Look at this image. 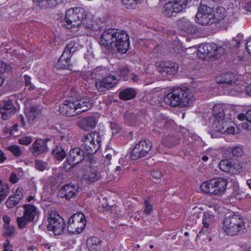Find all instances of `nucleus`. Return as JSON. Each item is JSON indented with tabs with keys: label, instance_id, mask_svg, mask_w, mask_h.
Returning a JSON list of instances; mask_svg holds the SVG:
<instances>
[{
	"label": "nucleus",
	"instance_id": "nucleus-1",
	"mask_svg": "<svg viewBox=\"0 0 251 251\" xmlns=\"http://www.w3.org/2000/svg\"><path fill=\"white\" fill-rule=\"evenodd\" d=\"M68 99L60 105L59 110L62 115L71 117L88 110L93 106L88 98H81L76 88H71L68 94Z\"/></svg>",
	"mask_w": 251,
	"mask_h": 251
},
{
	"label": "nucleus",
	"instance_id": "nucleus-2",
	"mask_svg": "<svg viewBox=\"0 0 251 251\" xmlns=\"http://www.w3.org/2000/svg\"><path fill=\"white\" fill-rule=\"evenodd\" d=\"M100 45L104 47H129V38L127 33L123 30L115 31L107 29L101 34Z\"/></svg>",
	"mask_w": 251,
	"mask_h": 251
},
{
	"label": "nucleus",
	"instance_id": "nucleus-3",
	"mask_svg": "<svg viewBox=\"0 0 251 251\" xmlns=\"http://www.w3.org/2000/svg\"><path fill=\"white\" fill-rule=\"evenodd\" d=\"M223 229L228 236L241 235L245 229V221L243 217L239 215H230L225 218Z\"/></svg>",
	"mask_w": 251,
	"mask_h": 251
},
{
	"label": "nucleus",
	"instance_id": "nucleus-4",
	"mask_svg": "<svg viewBox=\"0 0 251 251\" xmlns=\"http://www.w3.org/2000/svg\"><path fill=\"white\" fill-rule=\"evenodd\" d=\"M164 100L166 104L172 107H186L193 103L194 98L191 94L179 88L166 95Z\"/></svg>",
	"mask_w": 251,
	"mask_h": 251
},
{
	"label": "nucleus",
	"instance_id": "nucleus-5",
	"mask_svg": "<svg viewBox=\"0 0 251 251\" xmlns=\"http://www.w3.org/2000/svg\"><path fill=\"white\" fill-rule=\"evenodd\" d=\"M86 15V12L81 7L71 8L66 11L64 18V25L68 29L74 30L81 26L83 18Z\"/></svg>",
	"mask_w": 251,
	"mask_h": 251
},
{
	"label": "nucleus",
	"instance_id": "nucleus-6",
	"mask_svg": "<svg viewBox=\"0 0 251 251\" xmlns=\"http://www.w3.org/2000/svg\"><path fill=\"white\" fill-rule=\"evenodd\" d=\"M228 181L226 179L218 177L203 182L201 185V191L212 195H221L226 190Z\"/></svg>",
	"mask_w": 251,
	"mask_h": 251
},
{
	"label": "nucleus",
	"instance_id": "nucleus-7",
	"mask_svg": "<svg viewBox=\"0 0 251 251\" xmlns=\"http://www.w3.org/2000/svg\"><path fill=\"white\" fill-rule=\"evenodd\" d=\"M86 225L84 215L81 212L73 215L69 219L68 231L71 235H77L81 233Z\"/></svg>",
	"mask_w": 251,
	"mask_h": 251
},
{
	"label": "nucleus",
	"instance_id": "nucleus-8",
	"mask_svg": "<svg viewBox=\"0 0 251 251\" xmlns=\"http://www.w3.org/2000/svg\"><path fill=\"white\" fill-rule=\"evenodd\" d=\"M152 146V143L149 139L141 140L131 150L130 158L135 160L146 156L151 151Z\"/></svg>",
	"mask_w": 251,
	"mask_h": 251
},
{
	"label": "nucleus",
	"instance_id": "nucleus-9",
	"mask_svg": "<svg viewBox=\"0 0 251 251\" xmlns=\"http://www.w3.org/2000/svg\"><path fill=\"white\" fill-rule=\"evenodd\" d=\"M48 221L47 227L49 230L52 231L56 235H60L64 232L65 230V221L55 212H50Z\"/></svg>",
	"mask_w": 251,
	"mask_h": 251
},
{
	"label": "nucleus",
	"instance_id": "nucleus-10",
	"mask_svg": "<svg viewBox=\"0 0 251 251\" xmlns=\"http://www.w3.org/2000/svg\"><path fill=\"white\" fill-rule=\"evenodd\" d=\"M23 207L24 215L17 218V225L20 229L25 228L28 224L32 222L37 213L36 207L32 205L25 204Z\"/></svg>",
	"mask_w": 251,
	"mask_h": 251
},
{
	"label": "nucleus",
	"instance_id": "nucleus-11",
	"mask_svg": "<svg viewBox=\"0 0 251 251\" xmlns=\"http://www.w3.org/2000/svg\"><path fill=\"white\" fill-rule=\"evenodd\" d=\"M212 8L205 5H200L196 15V22L200 25H206L213 23L211 17Z\"/></svg>",
	"mask_w": 251,
	"mask_h": 251
},
{
	"label": "nucleus",
	"instance_id": "nucleus-12",
	"mask_svg": "<svg viewBox=\"0 0 251 251\" xmlns=\"http://www.w3.org/2000/svg\"><path fill=\"white\" fill-rule=\"evenodd\" d=\"M117 77L112 74L107 76L103 77L100 80L96 82V86L99 91L103 92L105 90L113 87L117 83Z\"/></svg>",
	"mask_w": 251,
	"mask_h": 251
},
{
	"label": "nucleus",
	"instance_id": "nucleus-13",
	"mask_svg": "<svg viewBox=\"0 0 251 251\" xmlns=\"http://www.w3.org/2000/svg\"><path fill=\"white\" fill-rule=\"evenodd\" d=\"M85 153L79 148H75L70 150L66 162L73 167L83 160Z\"/></svg>",
	"mask_w": 251,
	"mask_h": 251
},
{
	"label": "nucleus",
	"instance_id": "nucleus-14",
	"mask_svg": "<svg viewBox=\"0 0 251 251\" xmlns=\"http://www.w3.org/2000/svg\"><path fill=\"white\" fill-rule=\"evenodd\" d=\"M16 111V108L13 105L11 100H3L0 102V113L3 120H7L14 114Z\"/></svg>",
	"mask_w": 251,
	"mask_h": 251
},
{
	"label": "nucleus",
	"instance_id": "nucleus-15",
	"mask_svg": "<svg viewBox=\"0 0 251 251\" xmlns=\"http://www.w3.org/2000/svg\"><path fill=\"white\" fill-rule=\"evenodd\" d=\"M219 49H221V51H224V48H198L197 54L201 59H214L217 57V53Z\"/></svg>",
	"mask_w": 251,
	"mask_h": 251
},
{
	"label": "nucleus",
	"instance_id": "nucleus-16",
	"mask_svg": "<svg viewBox=\"0 0 251 251\" xmlns=\"http://www.w3.org/2000/svg\"><path fill=\"white\" fill-rule=\"evenodd\" d=\"M177 25L179 29L180 34L183 35L185 34L194 33L197 29L196 26L185 17L178 20Z\"/></svg>",
	"mask_w": 251,
	"mask_h": 251
},
{
	"label": "nucleus",
	"instance_id": "nucleus-17",
	"mask_svg": "<svg viewBox=\"0 0 251 251\" xmlns=\"http://www.w3.org/2000/svg\"><path fill=\"white\" fill-rule=\"evenodd\" d=\"M77 189V185L72 183L67 184L61 187L59 194L62 198H64L69 200L77 195L78 193Z\"/></svg>",
	"mask_w": 251,
	"mask_h": 251
},
{
	"label": "nucleus",
	"instance_id": "nucleus-18",
	"mask_svg": "<svg viewBox=\"0 0 251 251\" xmlns=\"http://www.w3.org/2000/svg\"><path fill=\"white\" fill-rule=\"evenodd\" d=\"M30 150L34 156H38L48 150L47 142L41 139H37L32 144Z\"/></svg>",
	"mask_w": 251,
	"mask_h": 251
},
{
	"label": "nucleus",
	"instance_id": "nucleus-19",
	"mask_svg": "<svg viewBox=\"0 0 251 251\" xmlns=\"http://www.w3.org/2000/svg\"><path fill=\"white\" fill-rule=\"evenodd\" d=\"M159 71L162 73H165L167 75H175L178 69V65L175 62L166 61L160 64Z\"/></svg>",
	"mask_w": 251,
	"mask_h": 251
},
{
	"label": "nucleus",
	"instance_id": "nucleus-20",
	"mask_svg": "<svg viewBox=\"0 0 251 251\" xmlns=\"http://www.w3.org/2000/svg\"><path fill=\"white\" fill-rule=\"evenodd\" d=\"M239 79V76L232 72L222 73L217 76L216 80L217 83L231 84L235 83Z\"/></svg>",
	"mask_w": 251,
	"mask_h": 251
},
{
	"label": "nucleus",
	"instance_id": "nucleus-21",
	"mask_svg": "<svg viewBox=\"0 0 251 251\" xmlns=\"http://www.w3.org/2000/svg\"><path fill=\"white\" fill-rule=\"evenodd\" d=\"M23 189L18 188L13 195L9 197L6 201V205L8 208H12L18 204L23 198Z\"/></svg>",
	"mask_w": 251,
	"mask_h": 251
},
{
	"label": "nucleus",
	"instance_id": "nucleus-22",
	"mask_svg": "<svg viewBox=\"0 0 251 251\" xmlns=\"http://www.w3.org/2000/svg\"><path fill=\"white\" fill-rule=\"evenodd\" d=\"M225 127H226V125H225L224 119L214 120L212 130L211 131V137L217 138L220 136L222 133H225Z\"/></svg>",
	"mask_w": 251,
	"mask_h": 251
},
{
	"label": "nucleus",
	"instance_id": "nucleus-23",
	"mask_svg": "<svg viewBox=\"0 0 251 251\" xmlns=\"http://www.w3.org/2000/svg\"><path fill=\"white\" fill-rule=\"evenodd\" d=\"M42 106L40 105H32L26 108V113L30 123L33 122L41 115Z\"/></svg>",
	"mask_w": 251,
	"mask_h": 251
},
{
	"label": "nucleus",
	"instance_id": "nucleus-24",
	"mask_svg": "<svg viewBox=\"0 0 251 251\" xmlns=\"http://www.w3.org/2000/svg\"><path fill=\"white\" fill-rule=\"evenodd\" d=\"M97 125V121L95 117L89 116L84 118L77 122V125L84 130H88L94 128Z\"/></svg>",
	"mask_w": 251,
	"mask_h": 251
},
{
	"label": "nucleus",
	"instance_id": "nucleus-25",
	"mask_svg": "<svg viewBox=\"0 0 251 251\" xmlns=\"http://www.w3.org/2000/svg\"><path fill=\"white\" fill-rule=\"evenodd\" d=\"M212 8L211 17L214 23H218L223 20L226 16V12L225 7L218 6L215 9Z\"/></svg>",
	"mask_w": 251,
	"mask_h": 251
},
{
	"label": "nucleus",
	"instance_id": "nucleus-26",
	"mask_svg": "<svg viewBox=\"0 0 251 251\" xmlns=\"http://www.w3.org/2000/svg\"><path fill=\"white\" fill-rule=\"evenodd\" d=\"M102 241L98 237L88 238L86 244L90 251H100Z\"/></svg>",
	"mask_w": 251,
	"mask_h": 251
},
{
	"label": "nucleus",
	"instance_id": "nucleus-27",
	"mask_svg": "<svg viewBox=\"0 0 251 251\" xmlns=\"http://www.w3.org/2000/svg\"><path fill=\"white\" fill-rule=\"evenodd\" d=\"M100 178V174L94 168H90L84 175V179L89 183L98 181Z\"/></svg>",
	"mask_w": 251,
	"mask_h": 251
},
{
	"label": "nucleus",
	"instance_id": "nucleus-28",
	"mask_svg": "<svg viewBox=\"0 0 251 251\" xmlns=\"http://www.w3.org/2000/svg\"><path fill=\"white\" fill-rule=\"evenodd\" d=\"M230 45L229 41L227 39H225L223 41L218 40L215 43H202L199 45L192 46L190 47H224L225 46H229Z\"/></svg>",
	"mask_w": 251,
	"mask_h": 251
},
{
	"label": "nucleus",
	"instance_id": "nucleus-29",
	"mask_svg": "<svg viewBox=\"0 0 251 251\" xmlns=\"http://www.w3.org/2000/svg\"><path fill=\"white\" fill-rule=\"evenodd\" d=\"M81 25L87 29L91 31H97L100 30V26H99L97 23L94 21L91 18L87 17V15L83 18V21Z\"/></svg>",
	"mask_w": 251,
	"mask_h": 251
},
{
	"label": "nucleus",
	"instance_id": "nucleus-30",
	"mask_svg": "<svg viewBox=\"0 0 251 251\" xmlns=\"http://www.w3.org/2000/svg\"><path fill=\"white\" fill-rule=\"evenodd\" d=\"M136 95V93L134 89L128 88L120 92L119 97L122 100H127L133 99Z\"/></svg>",
	"mask_w": 251,
	"mask_h": 251
},
{
	"label": "nucleus",
	"instance_id": "nucleus-31",
	"mask_svg": "<svg viewBox=\"0 0 251 251\" xmlns=\"http://www.w3.org/2000/svg\"><path fill=\"white\" fill-rule=\"evenodd\" d=\"M162 12L163 14L168 17H171L174 14L177 13L176 7L174 6L173 2L171 1L166 3L163 7Z\"/></svg>",
	"mask_w": 251,
	"mask_h": 251
},
{
	"label": "nucleus",
	"instance_id": "nucleus-32",
	"mask_svg": "<svg viewBox=\"0 0 251 251\" xmlns=\"http://www.w3.org/2000/svg\"><path fill=\"white\" fill-rule=\"evenodd\" d=\"M179 137L176 136L169 135L163 139V144L168 148L173 147L179 143Z\"/></svg>",
	"mask_w": 251,
	"mask_h": 251
},
{
	"label": "nucleus",
	"instance_id": "nucleus-33",
	"mask_svg": "<svg viewBox=\"0 0 251 251\" xmlns=\"http://www.w3.org/2000/svg\"><path fill=\"white\" fill-rule=\"evenodd\" d=\"M97 138H99V134L98 132H95L88 133L82 139V141L83 143V145L84 147H88L89 149H90L91 147H89L88 143L90 142H94V140H95Z\"/></svg>",
	"mask_w": 251,
	"mask_h": 251
},
{
	"label": "nucleus",
	"instance_id": "nucleus-34",
	"mask_svg": "<svg viewBox=\"0 0 251 251\" xmlns=\"http://www.w3.org/2000/svg\"><path fill=\"white\" fill-rule=\"evenodd\" d=\"M100 140L99 138L96 139L95 140H94V142H90L88 143V146L89 147H91L90 149L88 148H84L85 150L86 154H93L99 150L100 146Z\"/></svg>",
	"mask_w": 251,
	"mask_h": 251
},
{
	"label": "nucleus",
	"instance_id": "nucleus-35",
	"mask_svg": "<svg viewBox=\"0 0 251 251\" xmlns=\"http://www.w3.org/2000/svg\"><path fill=\"white\" fill-rule=\"evenodd\" d=\"M52 152L55 157L59 160H62L66 156L64 149L60 144L55 146V148L52 150Z\"/></svg>",
	"mask_w": 251,
	"mask_h": 251
},
{
	"label": "nucleus",
	"instance_id": "nucleus-36",
	"mask_svg": "<svg viewBox=\"0 0 251 251\" xmlns=\"http://www.w3.org/2000/svg\"><path fill=\"white\" fill-rule=\"evenodd\" d=\"M212 113L215 117L214 120H218L219 119H224L225 114L223 107L220 105H215L213 106Z\"/></svg>",
	"mask_w": 251,
	"mask_h": 251
},
{
	"label": "nucleus",
	"instance_id": "nucleus-37",
	"mask_svg": "<svg viewBox=\"0 0 251 251\" xmlns=\"http://www.w3.org/2000/svg\"><path fill=\"white\" fill-rule=\"evenodd\" d=\"M212 113L215 117L214 120H218L219 119H224L225 114L223 107L220 105H215L213 106Z\"/></svg>",
	"mask_w": 251,
	"mask_h": 251
},
{
	"label": "nucleus",
	"instance_id": "nucleus-38",
	"mask_svg": "<svg viewBox=\"0 0 251 251\" xmlns=\"http://www.w3.org/2000/svg\"><path fill=\"white\" fill-rule=\"evenodd\" d=\"M230 155H232L233 156L240 157L241 156L243 153V151L242 148L240 146L229 147L226 150Z\"/></svg>",
	"mask_w": 251,
	"mask_h": 251
},
{
	"label": "nucleus",
	"instance_id": "nucleus-39",
	"mask_svg": "<svg viewBox=\"0 0 251 251\" xmlns=\"http://www.w3.org/2000/svg\"><path fill=\"white\" fill-rule=\"evenodd\" d=\"M174 6L178 13L183 11L186 8L188 3V0H173Z\"/></svg>",
	"mask_w": 251,
	"mask_h": 251
},
{
	"label": "nucleus",
	"instance_id": "nucleus-40",
	"mask_svg": "<svg viewBox=\"0 0 251 251\" xmlns=\"http://www.w3.org/2000/svg\"><path fill=\"white\" fill-rule=\"evenodd\" d=\"M219 168L224 172H229L234 168L233 164L228 160H223L219 163Z\"/></svg>",
	"mask_w": 251,
	"mask_h": 251
},
{
	"label": "nucleus",
	"instance_id": "nucleus-41",
	"mask_svg": "<svg viewBox=\"0 0 251 251\" xmlns=\"http://www.w3.org/2000/svg\"><path fill=\"white\" fill-rule=\"evenodd\" d=\"M125 122L128 126H134L138 119V116L132 113L127 112L124 115Z\"/></svg>",
	"mask_w": 251,
	"mask_h": 251
},
{
	"label": "nucleus",
	"instance_id": "nucleus-42",
	"mask_svg": "<svg viewBox=\"0 0 251 251\" xmlns=\"http://www.w3.org/2000/svg\"><path fill=\"white\" fill-rule=\"evenodd\" d=\"M7 150L9 151L13 155L16 157H20L23 154V150L21 147L17 145L9 146L7 147Z\"/></svg>",
	"mask_w": 251,
	"mask_h": 251
},
{
	"label": "nucleus",
	"instance_id": "nucleus-43",
	"mask_svg": "<svg viewBox=\"0 0 251 251\" xmlns=\"http://www.w3.org/2000/svg\"><path fill=\"white\" fill-rule=\"evenodd\" d=\"M10 187L7 184L0 185V203L9 195Z\"/></svg>",
	"mask_w": 251,
	"mask_h": 251
},
{
	"label": "nucleus",
	"instance_id": "nucleus-44",
	"mask_svg": "<svg viewBox=\"0 0 251 251\" xmlns=\"http://www.w3.org/2000/svg\"><path fill=\"white\" fill-rule=\"evenodd\" d=\"M74 48H65L64 49V50L62 53V54L59 60L58 63L57 64V66H58V68H60L59 63L61 60H69L71 58V57H72V54L71 53V52L72 51V50Z\"/></svg>",
	"mask_w": 251,
	"mask_h": 251
},
{
	"label": "nucleus",
	"instance_id": "nucleus-45",
	"mask_svg": "<svg viewBox=\"0 0 251 251\" xmlns=\"http://www.w3.org/2000/svg\"><path fill=\"white\" fill-rule=\"evenodd\" d=\"M35 168L40 171H44L45 170H49L50 167L48 163L41 160H37L35 161Z\"/></svg>",
	"mask_w": 251,
	"mask_h": 251
},
{
	"label": "nucleus",
	"instance_id": "nucleus-46",
	"mask_svg": "<svg viewBox=\"0 0 251 251\" xmlns=\"http://www.w3.org/2000/svg\"><path fill=\"white\" fill-rule=\"evenodd\" d=\"M118 74L121 77H126L129 73V69L127 66H122L118 68Z\"/></svg>",
	"mask_w": 251,
	"mask_h": 251
},
{
	"label": "nucleus",
	"instance_id": "nucleus-47",
	"mask_svg": "<svg viewBox=\"0 0 251 251\" xmlns=\"http://www.w3.org/2000/svg\"><path fill=\"white\" fill-rule=\"evenodd\" d=\"M107 151L111 152L112 153H106L105 155V158L104 160L103 164L104 165L108 166L110 164V160L113 155H115V152L112 149H106L105 153Z\"/></svg>",
	"mask_w": 251,
	"mask_h": 251
},
{
	"label": "nucleus",
	"instance_id": "nucleus-48",
	"mask_svg": "<svg viewBox=\"0 0 251 251\" xmlns=\"http://www.w3.org/2000/svg\"><path fill=\"white\" fill-rule=\"evenodd\" d=\"M246 122L243 124V127L247 130H251V110L246 112Z\"/></svg>",
	"mask_w": 251,
	"mask_h": 251
},
{
	"label": "nucleus",
	"instance_id": "nucleus-49",
	"mask_svg": "<svg viewBox=\"0 0 251 251\" xmlns=\"http://www.w3.org/2000/svg\"><path fill=\"white\" fill-rule=\"evenodd\" d=\"M32 141V138L31 136H22L18 139V142L19 144L27 146L29 145Z\"/></svg>",
	"mask_w": 251,
	"mask_h": 251
},
{
	"label": "nucleus",
	"instance_id": "nucleus-50",
	"mask_svg": "<svg viewBox=\"0 0 251 251\" xmlns=\"http://www.w3.org/2000/svg\"><path fill=\"white\" fill-rule=\"evenodd\" d=\"M4 234L7 236H10L14 234L15 232V227L10 225H3Z\"/></svg>",
	"mask_w": 251,
	"mask_h": 251
},
{
	"label": "nucleus",
	"instance_id": "nucleus-51",
	"mask_svg": "<svg viewBox=\"0 0 251 251\" xmlns=\"http://www.w3.org/2000/svg\"><path fill=\"white\" fill-rule=\"evenodd\" d=\"M110 128L113 134H118L121 129L120 125L116 122H112L110 123Z\"/></svg>",
	"mask_w": 251,
	"mask_h": 251
},
{
	"label": "nucleus",
	"instance_id": "nucleus-52",
	"mask_svg": "<svg viewBox=\"0 0 251 251\" xmlns=\"http://www.w3.org/2000/svg\"><path fill=\"white\" fill-rule=\"evenodd\" d=\"M144 203L145 206L144 213L147 215H150L153 210L152 205L147 200L144 201Z\"/></svg>",
	"mask_w": 251,
	"mask_h": 251
},
{
	"label": "nucleus",
	"instance_id": "nucleus-53",
	"mask_svg": "<svg viewBox=\"0 0 251 251\" xmlns=\"http://www.w3.org/2000/svg\"><path fill=\"white\" fill-rule=\"evenodd\" d=\"M244 39V35L241 33H238L236 37H233V40L236 42V45L237 47H239Z\"/></svg>",
	"mask_w": 251,
	"mask_h": 251
},
{
	"label": "nucleus",
	"instance_id": "nucleus-54",
	"mask_svg": "<svg viewBox=\"0 0 251 251\" xmlns=\"http://www.w3.org/2000/svg\"><path fill=\"white\" fill-rule=\"evenodd\" d=\"M24 80L25 82V85L26 87L28 89L30 90H32L34 89L35 87L33 85H32L31 83V78L28 75H24Z\"/></svg>",
	"mask_w": 251,
	"mask_h": 251
},
{
	"label": "nucleus",
	"instance_id": "nucleus-55",
	"mask_svg": "<svg viewBox=\"0 0 251 251\" xmlns=\"http://www.w3.org/2000/svg\"><path fill=\"white\" fill-rule=\"evenodd\" d=\"M107 72V70L105 67H103V66H99L93 71V73L98 75H105Z\"/></svg>",
	"mask_w": 251,
	"mask_h": 251
},
{
	"label": "nucleus",
	"instance_id": "nucleus-56",
	"mask_svg": "<svg viewBox=\"0 0 251 251\" xmlns=\"http://www.w3.org/2000/svg\"><path fill=\"white\" fill-rule=\"evenodd\" d=\"M140 0H122L123 4L127 8H129L132 5L136 4Z\"/></svg>",
	"mask_w": 251,
	"mask_h": 251
},
{
	"label": "nucleus",
	"instance_id": "nucleus-57",
	"mask_svg": "<svg viewBox=\"0 0 251 251\" xmlns=\"http://www.w3.org/2000/svg\"><path fill=\"white\" fill-rule=\"evenodd\" d=\"M244 89L245 90L247 94L251 96V84H249L245 87L243 86L242 87H240L239 89H236V90L238 92V93H242Z\"/></svg>",
	"mask_w": 251,
	"mask_h": 251
},
{
	"label": "nucleus",
	"instance_id": "nucleus-58",
	"mask_svg": "<svg viewBox=\"0 0 251 251\" xmlns=\"http://www.w3.org/2000/svg\"><path fill=\"white\" fill-rule=\"evenodd\" d=\"M34 2L38 4H41L44 1H46L49 5L53 6L57 4L58 0H32Z\"/></svg>",
	"mask_w": 251,
	"mask_h": 251
},
{
	"label": "nucleus",
	"instance_id": "nucleus-59",
	"mask_svg": "<svg viewBox=\"0 0 251 251\" xmlns=\"http://www.w3.org/2000/svg\"><path fill=\"white\" fill-rule=\"evenodd\" d=\"M151 176L153 178L158 180L161 178L162 174L161 172L159 170L153 171L151 173Z\"/></svg>",
	"mask_w": 251,
	"mask_h": 251
},
{
	"label": "nucleus",
	"instance_id": "nucleus-60",
	"mask_svg": "<svg viewBox=\"0 0 251 251\" xmlns=\"http://www.w3.org/2000/svg\"><path fill=\"white\" fill-rule=\"evenodd\" d=\"M3 251H13L12 245L10 244V241L8 239H6L3 244Z\"/></svg>",
	"mask_w": 251,
	"mask_h": 251
},
{
	"label": "nucleus",
	"instance_id": "nucleus-61",
	"mask_svg": "<svg viewBox=\"0 0 251 251\" xmlns=\"http://www.w3.org/2000/svg\"><path fill=\"white\" fill-rule=\"evenodd\" d=\"M6 68L7 65L0 60V75L5 72Z\"/></svg>",
	"mask_w": 251,
	"mask_h": 251
},
{
	"label": "nucleus",
	"instance_id": "nucleus-62",
	"mask_svg": "<svg viewBox=\"0 0 251 251\" xmlns=\"http://www.w3.org/2000/svg\"><path fill=\"white\" fill-rule=\"evenodd\" d=\"M208 232V228H206V227H202L201 230L198 234L196 238L197 239L198 238H200L202 235L206 234Z\"/></svg>",
	"mask_w": 251,
	"mask_h": 251
},
{
	"label": "nucleus",
	"instance_id": "nucleus-63",
	"mask_svg": "<svg viewBox=\"0 0 251 251\" xmlns=\"http://www.w3.org/2000/svg\"><path fill=\"white\" fill-rule=\"evenodd\" d=\"M235 132V128L233 126H228L226 128L225 127V133L227 134H233Z\"/></svg>",
	"mask_w": 251,
	"mask_h": 251
},
{
	"label": "nucleus",
	"instance_id": "nucleus-64",
	"mask_svg": "<svg viewBox=\"0 0 251 251\" xmlns=\"http://www.w3.org/2000/svg\"><path fill=\"white\" fill-rule=\"evenodd\" d=\"M17 119L18 121L19 122L20 125L22 126H24L25 125V119L23 116L20 115L19 116L17 117Z\"/></svg>",
	"mask_w": 251,
	"mask_h": 251
}]
</instances>
